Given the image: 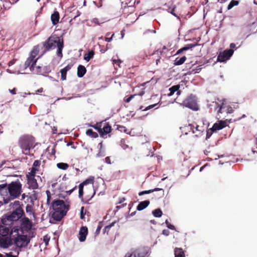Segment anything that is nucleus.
<instances>
[{
  "label": "nucleus",
  "mask_w": 257,
  "mask_h": 257,
  "mask_svg": "<svg viewBox=\"0 0 257 257\" xmlns=\"http://www.w3.org/2000/svg\"><path fill=\"white\" fill-rule=\"evenodd\" d=\"M150 202L149 200L142 201L138 204L137 209L139 211H141L147 207L150 204Z\"/></svg>",
  "instance_id": "nucleus-23"
},
{
  "label": "nucleus",
  "mask_w": 257,
  "mask_h": 257,
  "mask_svg": "<svg viewBox=\"0 0 257 257\" xmlns=\"http://www.w3.org/2000/svg\"><path fill=\"white\" fill-rule=\"evenodd\" d=\"M26 210L27 212H31L32 210V206L29 205H27L26 207Z\"/></svg>",
  "instance_id": "nucleus-59"
},
{
  "label": "nucleus",
  "mask_w": 257,
  "mask_h": 257,
  "mask_svg": "<svg viewBox=\"0 0 257 257\" xmlns=\"http://www.w3.org/2000/svg\"><path fill=\"white\" fill-rule=\"evenodd\" d=\"M115 222H112L111 223H110L109 225H107L105 227L104 230V231H107V232H108L110 228L113 226L114 225V224H115Z\"/></svg>",
  "instance_id": "nucleus-48"
},
{
  "label": "nucleus",
  "mask_w": 257,
  "mask_h": 257,
  "mask_svg": "<svg viewBox=\"0 0 257 257\" xmlns=\"http://www.w3.org/2000/svg\"><path fill=\"white\" fill-rule=\"evenodd\" d=\"M156 33V31L148 30L145 32L144 33V35H146V34H147L148 33Z\"/></svg>",
  "instance_id": "nucleus-60"
},
{
  "label": "nucleus",
  "mask_w": 257,
  "mask_h": 257,
  "mask_svg": "<svg viewBox=\"0 0 257 257\" xmlns=\"http://www.w3.org/2000/svg\"><path fill=\"white\" fill-rule=\"evenodd\" d=\"M233 112V109L232 107L222 103L219 108L217 111L218 114L226 113H231Z\"/></svg>",
  "instance_id": "nucleus-16"
},
{
  "label": "nucleus",
  "mask_w": 257,
  "mask_h": 257,
  "mask_svg": "<svg viewBox=\"0 0 257 257\" xmlns=\"http://www.w3.org/2000/svg\"><path fill=\"white\" fill-rule=\"evenodd\" d=\"M33 192H35L34 191ZM30 198H31L32 199H34L35 200H36V199H37V196H36V195L35 193H34L33 194H32V195L30 196Z\"/></svg>",
  "instance_id": "nucleus-62"
},
{
  "label": "nucleus",
  "mask_w": 257,
  "mask_h": 257,
  "mask_svg": "<svg viewBox=\"0 0 257 257\" xmlns=\"http://www.w3.org/2000/svg\"><path fill=\"white\" fill-rule=\"evenodd\" d=\"M67 145L68 146H71V148H73V149H75L76 148V147L74 146V142H69Z\"/></svg>",
  "instance_id": "nucleus-58"
},
{
  "label": "nucleus",
  "mask_w": 257,
  "mask_h": 257,
  "mask_svg": "<svg viewBox=\"0 0 257 257\" xmlns=\"http://www.w3.org/2000/svg\"><path fill=\"white\" fill-rule=\"evenodd\" d=\"M83 187L82 184H79V197L80 198H82L83 195Z\"/></svg>",
  "instance_id": "nucleus-43"
},
{
  "label": "nucleus",
  "mask_w": 257,
  "mask_h": 257,
  "mask_svg": "<svg viewBox=\"0 0 257 257\" xmlns=\"http://www.w3.org/2000/svg\"><path fill=\"white\" fill-rule=\"evenodd\" d=\"M30 241V239L26 235H18L14 239V243L17 249H20L27 246Z\"/></svg>",
  "instance_id": "nucleus-8"
},
{
  "label": "nucleus",
  "mask_w": 257,
  "mask_h": 257,
  "mask_svg": "<svg viewBox=\"0 0 257 257\" xmlns=\"http://www.w3.org/2000/svg\"><path fill=\"white\" fill-rule=\"evenodd\" d=\"M105 22V21H104L103 19L99 20L96 18H94L90 21V22L92 24V26L93 27L96 25H100L101 24L104 23Z\"/></svg>",
  "instance_id": "nucleus-28"
},
{
  "label": "nucleus",
  "mask_w": 257,
  "mask_h": 257,
  "mask_svg": "<svg viewBox=\"0 0 257 257\" xmlns=\"http://www.w3.org/2000/svg\"><path fill=\"white\" fill-rule=\"evenodd\" d=\"M46 194L47 195V203L48 204H49L51 202V192L49 190H46Z\"/></svg>",
  "instance_id": "nucleus-45"
},
{
  "label": "nucleus",
  "mask_w": 257,
  "mask_h": 257,
  "mask_svg": "<svg viewBox=\"0 0 257 257\" xmlns=\"http://www.w3.org/2000/svg\"><path fill=\"white\" fill-rule=\"evenodd\" d=\"M24 214L22 208L19 207L11 214H6L2 216L1 223L5 226L11 228L15 221L18 220Z\"/></svg>",
  "instance_id": "nucleus-5"
},
{
  "label": "nucleus",
  "mask_w": 257,
  "mask_h": 257,
  "mask_svg": "<svg viewBox=\"0 0 257 257\" xmlns=\"http://www.w3.org/2000/svg\"><path fill=\"white\" fill-rule=\"evenodd\" d=\"M186 60V57L185 56H183L182 57L179 58H176L174 62V64L176 65H180L184 63V62Z\"/></svg>",
  "instance_id": "nucleus-34"
},
{
  "label": "nucleus",
  "mask_w": 257,
  "mask_h": 257,
  "mask_svg": "<svg viewBox=\"0 0 257 257\" xmlns=\"http://www.w3.org/2000/svg\"><path fill=\"white\" fill-rule=\"evenodd\" d=\"M184 106L188 107L193 110L196 111L199 109L196 97L192 95L187 97L182 103Z\"/></svg>",
  "instance_id": "nucleus-7"
},
{
  "label": "nucleus",
  "mask_w": 257,
  "mask_h": 257,
  "mask_svg": "<svg viewBox=\"0 0 257 257\" xmlns=\"http://www.w3.org/2000/svg\"><path fill=\"white\" fill-rule=\"evenodd\" d=\"M28 178V184L30 185V187L33 189H37L38 187V185L36 179L35 177H27Z\"/></svg>",
  "instance_id": "nucleus-20"
},
{
  "label": "nucleus",
  "mask_w": 257,
  "mask_h": 257,
  "mask_svg": "<svg viewBox=\"0 0 257 257\" xmlns=\"http://www.w3.org/2000/svg\"><path fill=\"white\" fill-rule=\"evenodd\" d=\"M168 49L166 48V46H164L162 48V50L160 51V53L162 54V53L164 52L166 53V52L168 51Z\"/></svg>",
  "instance_id": "nucleus-56"
},
{
  "label": "nucleus",
  "mask_w": 257,
  "mask_h": 257,
  "mask_svg": "<svg viewBox=\"0 0 257 257\" xmlns=\"http://www.w3.org/2000/svg\"><path fill=\"white\" fill-rule=\"evenodd\" d=\"M86 134L87 136L94 138H96L98 136V134L96 132H93L92 129L87 130L86 132Z\"/></svg>",
  "instance_id": "nucleus-39"
},
{
  "label": "nucleus",
  "mask_w": 257,
  "mask_h": 257,
  "mask_svg": "<svg viewBox=\"0 0 257 257\" xmlns=\"http://www.w3.org/2000/svg\"><path fill=\"white\" fill-rule=\"evenodd\" d=\"M174 253L175 257H185L184 252L181 248H175Z\"/></svg>",
  "instance_id": "nucleus-27"
},
{
  "label": "nucleus",
  "mask_w": 257,
  "mask_h": 257,
  "mask_svg": "<svg viewBox=\"0 0 257 257\" xmlns=\"http://www.w3.org/2000/svg\"><path fill=\"white\" fill-rule=\"evenodd\" d=\"M60 19L59 13L57 11H55L51 15V19L53 25H56L59 23Z\"/></svg>",
  "instance_id": "nucleus-21"
},
{
  "label": "nucleus",
  "mask_w": 257,
  "mask_h": 257,
  "mask_svg": "<svg viewBox=\"0 0 257 257\" xmlns=\"http://www.w3.org/2000/svg\"><path fill=\"white\" fill-rule=\"evenodd\" d=\"M105 162L108 164H111V160L109 158V157H106L105 158Z\"/></svg>",
  "instance_id": "nucleus-55"
},
{
  "label": "nucleus",
  "mask_w": 257,
  "mask_h": 257,
  "mask_svg": "<svg viewBox=\"0 0 257 257\" xmlns=\"http://www.w3.org/2000/svg\"><path fill=\"white\" fill-rule=\"evenodd\" d=\"M83 210H84V207L82 206L81 208V211H80V218L81 219H84L85 213L83 212Z\"/></svg>",
  "instance_id": "nucleus-52"
},
{
  "label": "nucleus",
  "mask_w": 257,
  "mask_h": 257,
  "mask_svg": "<svg viewBox=\"0 0 257 257\" xmlns=\"http://www.w3.org/2000/svg\"><path fill=\"white\" fill-rule=\"evenodd\" d=\"M162 234L164 235L168 236L170 234V231L168 229H164L162 231Z\"/></svg>",
  "instance_id": "nucleus-53"
},
{
  "label": "nucleus",
  "mask_w": 257,
  "mask_h": 257,
  "mask_svg": "<svg viewBox=\"0 0 257 257\" xmlns=\"http://www.w3.org/2000/svg\"><path fill=\"white\" fill-rule=\"evenodd\" d=\"M57 167L60 169L66 170L69 168V165L65 163H59L57 164Z\"/></svg>",
  "instance_id": "nucleus-38"
},
{
  "label": "nucleus",
  "mask_w": 257,
  "mask_h": 257,
  "mask_svg": "<svg viewBox=\"0 0 257 257\" xmlns=\"http://www.w3.org/2000/svg\"><path fill=\"white\" fill-rule=\"evenodd\" d=\"M134 257H146L149 253L148 247L141 246L136 248L133 252Z\"/></svg>",
  "instance_id": "nucleus-9"
},
{
  "label": "nucleus",
  "mask_w": 257,
  "mask_h": 257,
  "mask_svg": "<svg viewBox=\"0 0 257 257\" xmlns=\"http://www.w3.org/2000/svg\"><path fill=\"white\" fill-rule=\"evenodd\" d=\"M102 227V225H101V223L99 222V224L98 225V226L97 227V228H96V230L95 231V233L96 234H98L99 233Z\"/></svg>",
  "instance_id": "nucleus-50"
},
{
  "label": "nucleus",
  "mask_w": 257,
  "mask_h": 257,
  "mask_svg": "<svg viewBox=\"0 0 257 257\" xmlns=\"http://www.w3.org/2000/svg\"><path fill=\"white\" fill-rule=\"evenodd\" d=\"M68 206H67L63 200H56L52 203V207L53 210L52 213L53 218L56 221H60L66 215L68 210Z\"/></svg>",
  "instance_id": "nucleus-3"
},
{
  "label": "nucleus",
  "mask_w": 257,
  "mask_h": 257,
  "mask_svg": "<svg viewBox=\"0 0 257 257\" xmlns=\"http://www.w3.org/2000/svg\"><path fill=\"white\" fill-rule=\"evenodd\" d=\"M165 223H166L167 226L168 228L172 229V230H175V227L173 225L170 224L168 220H166Z\"/></svg>",
  "instance_id": "nucleus-47"
},
{
  "label": "nucleus",
  "mask_w": 257,
  "mask_h": 257,
  "mask_svg": "<svg viewBox=\"0 0 257 257\" xmlns=\"http://www.w3.org/2000/svg\"><path fill=\"white\" fill-rule=\"evenodd\" d=\"M180 88V86L179 85H176L172 86L169 89L170 91V93L168 94L169 96H172L174 94V93L177 91Z\"/></svg>",
  "instance_id": "nucleus-33"
},
{
  "label": "nucleus",
  "mask_w": 257,
  "mask_h": 257,
  "mask_svg": "<svg viewBox=\"0 0 257 257\" xmlns=\"http://www.w3.org/2000/svg\"><path fill=\"white\" fill-rule=\"evenodd\" d=\"M99 146H100L99 152L96 154V156L97 157H103L104 156V155L103 154V152H101V150L102 148V143H100L99 144Z\"/></svg>",
  "instance_id": "nucleus-46"
},
{
  "label": "nucleus",
  "mask_w": 257,
  "mask_h": 257,
  "mask_svg": "<svg viewBox=\"0 0 257 257\" xmlns=\"http://www.w3.org/2000/svg\"><path fill=\"white\" fill-rule=\"evenodd\" d=\"M8 188V184L7 183L0 184V194L4 195L5 193H7Z\"/></svg>",
  "instance_id": "nucleus-32"
},
{
  "label": "nucleus",
  "mask_w": 257,
  "mask_h": 257,
  "mask_svg": "<svg viewBox=\"0 0 257 257\" xmlns=\"http://www.w3.org/2000/svg\"><path fill=\"white\" fill-rule=\"evenodd\" d=\"M226 125V123L224 121H219L218 123H215L213 124L211 130L212 132L218 131L224 128Z\"/></svg>",
  "instance_id": "nucleus-18"
},
{
  "label": "nucleus",
  "mask_w": 257,
  "mask_h": 257,
  "mask_svg": "<svg viewBox=\"0 0 257 257\" xmlns=\"http://www.w3.org/2000/svg\"><path fill=\"white\" fill-rule=\"evenodd\" d=\"M94 177L93 176H90L84 181L82 183H80V184H82L83 186L88 184L93 185L94 183Z\"/></svg>",
  "instance_id": "nucleus-30"
},
{
  "label": "nucleus",
  "mask_w": 257,
  "mask_h": 257,
  "mask_svg": "<svg viewBox=\"0 0 257 257\" xmlns=\"http://www.w3.org/2000/svg\"><path fill=\"white\" fill-rule=\"evenodd\" d=\"M40 165H41V161L37 160L34 162L32 167H35V168H38V170H39Z\"/></svg>",
  "instance_id": "nucleus-44"
},
{
  "label": "nucleus",
  "mask_w": 257,
  "mask_h": 257,
  "mask_svg": "<svg viewBox=\"0 0 257 257\" xmlns=\"http://www.w3.org/2000/svg\"><path fill=\"white\" fill-rule=\"evenodd\" d=\"M30 170L31 171L27 175V177H35L36 172L39 171L38 168H35V167H33L30 169Z\"/></svg>",
  "instance_id": "nucleus-36"
},
{
  "label": "nucleus",
  "mask_w": 257,
  "mask_h": 257,
  "mask_svg": "<svg viewBox=\"0 0 257 257\" xmlns=\"http://www.w3.org/2000/svg\"><path fill=\"white\" fill-rule=\"evenodd\" d=\"M35 139L31 135H25L19 139L18 144L22 152L26 155H33L30 153L31 149H34L36 145Z\"/></svg>",
  "instance_id": "nucleus-2"
},
{
  "label": "nucleus",
  "mask_w": 257,
  "mask_h": 257,
  "mask_svg": "<svg viewBox=\"0 0 257 257\" xmlns=\"http://www.w3.org/2000/svg\"><path fill=\"white\" fill-rule=\"evenodd\" d=\"M239 4V2L238 1H235V0H232V1H231L230 2V3L229 4V5H228L227 6V9L228 10H230L231 9H232L234 6H237Z\"/></svg>",
  "instance_id": "nucleus-42"
},
{
  "label": "nucleus",
  "mask_w": 257,
  "mask_h": 257,
  "mask_svg": "<svg viewBox=\"0 0 257 257\" xmlns=\"http://www.w3.org/2000/svg\"><path fill=\"white\" fill-rule=\"evenodd\" d=\"M10 228L9 227L0 224V235H2V237L7 236Z\"/></svg>",
  "instance_id": "nucleus-22"
},
{
  "label": "nucleus",
  "mask_w": 257,
  "mask_h": 257,
  "mask_svg": "<svg viewBox=\"0 0 257 257\" xmlns=\"http://www.w3.org/2000/svg\"><path fill=\"white\" fill-rule=\"evenodd\" d=\"M73 66V64H68L64 68L61 69V77L62 80H65L66 79V75L68 71L71 69Z\"/></svg>",
  "instance_id": "nucleus-19"
},
{
  "label": "nucleus",
  "mask_w": 257,
  "mask_h": 257,
  "mask_svg": "<svg viewBox=\"0 0 257 257\" xmlns=\"http://www.w3.org/2000/svg\"><path fill=\"white\" fill-rule=\"evenodd\" d=\"M109 35H110V33H107L106 34V36H107V37H106L105 38V41L108 42H110V41H111V40H112V37H113V36H114V34H113L111 35V37H110V38H108V36H109Z\"/></svg>",
  "instance_id": "nucleus-51"
},
{
  "label": "nucleus",
  "mask_w": 257,
  "mask_h": 257,
  "mask_svg": "<svg viewBox=\"0 0 257 257\" xmlns=\"http://www.w3.org/2000/svg\"><path fill=\"white\" fill-rule=\"evenodd\" d=\"M39 52V45L35 46L32 50L31 51L29 56L25 61L24 68L25 69L29 67L30 70H34V67L36 65L37 62L39 57L36 58V57L38 55Z\"/></svg>",
  "instance_id": "nucleus-6"
},
{
  "label": "nucleus",
  "mask_w": 257,
  "mask_h": 257,
  "mask_svg": "<svg viewBox=\"0 0 257 257\" xmlns=\"http://www.w3.org/2000/svg\"><path fill=\"white\" fill-rule=\"evenodd\" d=\"M103 124V121H101L100 122H97L95 125H90L91 126L93 127L96 130L98 133L100 134V132L101 131V127Z\"/></svg>",
  "instance_id": "nucleus-41"
},
{
  "label": "nucleus",
  "mask_w": 257,
  "mask_h": 257,
  "mask_svg": "<svg viewBox=\"0 0 257 257\" xmlns=\"http://www.w3.org/2000/svg\"><path fill=\"white\" fill-rule=\"evenodd\" d=\"M158 105V103H155L154 104L150 105L147 107H146L144 109H143V111H147L148 110H149L150 109H152L157 106Z\"/></svg>",
  "instance_id": "nucleus-49"
},
{
  "label": "nucleus",
  "mask_w": 257,
  "mask_h": 257,
  "mask_svg": "<svg viewBox=\"0 0 257 257\" xmlns=\"http://www.w3.org/2000/svg\"><path fill=\"white\" fill-rule=\"evenodd\" d=\"M112 131L111 126L108 122L103 121V124L100 132V136L102 138H105V136L109 134Z\"/></svg>",
  "instance_id": "nucleus-12"
},
{
  "label": "nucleus",
  "mask_w": 257,
  "mask_h": 257,
  "mask_svg": "<svg viewBox=\"0 0 257 257\" xmlns=\"http://www.w3.org/2000/svg\"><path fill=\"white\" fill-rule=\"evenodd\" d=\"M152 213L156 217H160L162 215V212L160 209H156L153 211Z\"/></svg>",
  "instance_id": "nucleus-40"
},
{
  "label": "nucleus",
  "mask_w": 257,
  "mask_h": 257,
  "mask_svg": "<svg viewBox=\"0 0 257 257\" xmlns=\"http://www.w3.org/2000/svg\"><path fill=\"white\" fill-rule=\"evenodd\" d=\"M86 72L85 67L81 65H79L77 68V76L79 77H82Z\"/></svg>",
  "instance_id": "nucleus-25"
},
{
  "label": "nucleus",
  "mask_w": 257,
  "mask_h": 257,
  "mask_svg": "<svg viewBox=\"0 0 257 257\" xmlns=\"http://www.w3.org/2000/svg\"><path fill=\"white\" fill-rule=\"evenodd\" d=\"M21 227L26 231L30 230L32 227V222L28 217H24L21 220Z\"/></svg>",
  "instance_id": "nucleus-15"
},
{
  "label": "nucleus",
  "mask_w": 257,
  "mask_h": 257,
  "mask_svg": "<svg viewBox=\"0 0 257 257\" xmlns=\"http://www.w3.org/2000/svg\"><path fill=\"white\" fill-rule=\"evenodd\" d=\"M8 191L10 196L4 198L5 204H7L11 200L20 197L22 192V184L19 180L12 181L8 184Z\"/></svg>",
  "instance_id": "nucleus-4"
},
{
  "label": "nucleus",
  "mask_w": 257,
  "mask_h": 257,
  "mask_svg": "<svg viewBox=\"0 0 257 257\" xmlns=\"http://www.w3.org/2000/svg\"><path fill=\"white\" fill-rule=\"evenodd\" d=\"M87 234V227L86 226L81 227L79 232V240H80V241L82 242L85 241Z\"/></svg>",
  "instance_id": "nucleus-17"
},
{
  "label": "nucleus",
  "mask_w": 257,
  "mask_h": 257,
  "mask_svg": "<svg viewBox=\"0 0 257 257\" xmlns=\"http://www.w3.org/2000/svg\"><path fill=\"white\" fill-rule=\"evenodd\" d=\"M15 61H16V60L15 59H13V60L10 61L9 62V66H10L13 65L15 63Z\"/></svg>",
  "instance_id": "nucleus-64"
},
{
  "label": "nucleus",
  "mask_w": 257,
  "mask_h": 257,
  "mask_svg": "<svg viewBox=\"0 0 257 257\" xmlns=\"http://www.w3.org/2000/svg\"><path fill=\"white\" fill-rule=\"evenodd\" d=\"M15 252H16V254L13 255V252H10L9 253H6V256L7 257H18V255L19 254L20 249H17V247H15V248L13 249Z\"/></svg>",
  "instance_id": "nucleus-37"
},
{
  "label": "nucleus",
  "mask_w": 257,
  "mask_h": 257,
  "mask_svg": "<svg viewBox=\"0 0 257 257\" xmlns=\"http://www.w3.org/2000/svg\"><path fill=\"white\" fill-rule=\"evenodd\" d=\"M94 55V52L93 51H89L87 53H86L84 55V59L86 61L88 62L91 59H92Z\"/></svg>",
  "instance_id": "nucleus-31"
},
{
  "label": "nucleus",
  "mask_w": 257,
  "mask_h": 257,
  "mask_svg": "<svg viewBox=\"0 0 257 257\" xmlns=\"http://www.w3.org/2000/svg\"><path fill=\"white\" fill-rule=\"evenodd\" d=\"M9 91L12 94H16L17 89L16 88H14L13 89H9Z\"/></svg>",
  "instance_id": "nucleus-57"
},
{
  "label": "nucleus",
  "mask_w": 257,
  "mask_h": 257,
  "mask_svg": "<svg viewBox=\"0 0 257 257\" xmlns=\"http://www.w3.org/2000/svg\"><path fill=\"white\" fill-rule=\"evenodd\" d=\"M13 241L11 237L4 236L0 237V247L3 248H8L13 245Z\"/></svg>",
  "instance_id": "nucleus-13"
},
{
  "label": "nucleus",
  "mask_w": 257,
  "mask_h": 257,
  "mask_svg": "<svg viewBox=\"0 0 257 257\" xmlns=\"http://www.w3.org/2000/svg\"><path fill=\"white\" fill-rule=\"evenodd\" d=\"M234 51L232 49H227L222 52H220L217 56V61L224 62L229 59L232 55Z\"/></svg>",
  "instance_id": "nucleus-10"
},
{
  "label": "nucleus",
  "mask_w": 257,
  "mask_h": 257,
  "mask_svg": "<svg viewBox=\"0 0 257 257\" xmlns=\"http://www.w3.org/2000/svg\"><path fill=\"white\" fill-rule=\"evenodd\" d=\"M30 71L33 73L37 74H43L44 72L42 71V68L40 66H34V70H30Z\"/></svg>",
  "instance_id": "nucleus-29"
},
{
  "label": "nucleus",
  "mask_w": 257,
  "mask_h": 257,
  "mask_svg": "<svg viewBox=\"0 0 257 257\" xmlns=\"http://www.w3.org/2000/svg\"><path fill=\"white\" fill-rule=\"evenodd\" d=\"M198 45V43L187 44L183 48L178 50V51L177 52V54H180L181 52H182L183 51L188 50L190 49L195 47L196 46H197Z\"/></svg>",
  "instance_id": "nucleus-26"
},
{
  "label": "nucleus",
  "mask_w": 257,
  "mask_h": 257,
  "mask_svg": "<svg viewBox=\"0 0 257 257\" xmlns=\"http://www.w3.org/2000/svg\"><path fill=\"white\" fill-rule=\"evenodd\" d=\"M77 188V186L74 187L71 190L66 191V193L68 195H70Z\"/></svg>",
  "instance_id": "nucleus-54"
},
{
  "label": "nucleus",
  "mask_w": 257,
  "mask_h": 257,
  "mask_svg": "<svg viewBox=\"0 0 257 257\" xmlns=\"http://www.w3.org/2000/svg\"><path fill=\"white\" fill-rule=\"evenodd\" d=\"M189 126L190 127V129L192 130V133L193 134H196V136H198L201 134L204 131V126L202 125H199L196 123L189 124Z\"/></svg>",
  "instance_id": "nucleus-14"
},
{
  "label": "nucleus",
  "mask_w": 257,
  "mask_h": 257,
  "mask_svg": "<svg viewBox=\"0 0 257 257\" xmlns=\"http://www.w3.org/2000/svg\"><path fill=\"white\" fill-rule=\"evenodd\" d=\"M89 190L90 192L89 194L88 192H87V191H86V193L87 194L86 197L88 200L91 199L95 194V191L92 186L90 188Z\"/></svg>",
  "instance_id": "nucleus-35"
},
{
  "label": "nucleus",
  "mask_w": 257,
  "mask_h": 257,
  "mask_svg": "<svg viewBox=\"0 0 257 257\" xmlns=\"http://www.w3.org/2000/svg\"><path fill=\"white\" fill-rule=\"evenodd\" d=\"M43 46L44 49V53L57 48V56L61 58L62 57V50L64 47L63 39L62 38H61L56 34H52L43 43Z\"/></svg>",
  "instance_id": "nucleus-1"
},
{
  "label": "nucleus",
  "mask_w": 257,
  "mask_h": 257,
  "mask_svg": "<svg viewBox=\"0 0 257 257\" xmlns=\"http://www.w3.org/2000/svg\"><path fill=\"white\" fill-rule=\"evenodd\" d=\"M133 255V253H130V252H127V253H126V254L125 255V256L124 257H132Z\"/></svg>",
  "instance_id": "nucleus-63"
},
{
  "label": "nucleus",
  "mask_w": 257,
  "mask_h": 257,
  "mask_svg": "<svg viewBox=\"0 0 257 257\" xmlns=\"http://www.w3.org/2000/svg\"><path fill=\"white\" fill-rule=\"evenodd\" d=\"M201 69V68H199L197 69L196 70H195L194 69H192L191 71V73H198L200 71Z\"/></svg>",
  "instance_id": "nucleus-61"
},
{
  "label": "nucleus",
  "mask_w": 257,
  "mask_h": 257,
  "mask_svg": "<svg viewBox=\"0 0 257 257\" xmlns=\"http://www.w3.org/2000/svg\"><path fill=\"white\" fill-rule=\"evenodd\" d=\"M161 191L162 192V194L163 195L164 194V190L162 188H154V189H151V190H145V191H141L139 193V196H142L143 195H145V194H150L151 193H152L154 191Z\"/></svg>",
  "instance_id": "nucleus-24"
},
{
  "label": "nucleus",
  "mask_w": 257,
  "mask_h": 257,
  "mask_svg": "<svg viewBox=\"0 0 257 257\" xmlns=\"http://www.w3.org/2000/svg\"><path fill=\"white\" fill-rule=\"evenodd\" d=\"M144 92H141L139 94L131 95L128 96H126L123 99V101L125 103H129L132 100L135 99L136 102H141L142 101V96L144 95Z\"/></svg>",
  "instance_id": "nucleus-11"
}]
</instances>
